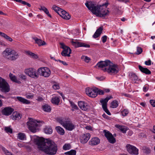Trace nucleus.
Wrapping results in <instances>:
<instances>
[{"instance_id": "obj_1", "label": "nucleus", "mask_w": 155, "mask_h": 155, "mask_svg": "<svg viewBox=\"0 0 155 155\" xmlns=\"http://www.w3.org/2000/svg\"><path fill=\"white\" fill-rule=\"evenodd\" d=\"M35 143L38 149L45 153L50 155L55 154L58 150L57 145L53 141L43 137H37L35 138Z\"/></svg>"}, {"instance_id": "obj_2", "label": "nucleus", "mask_w": 155, "mask_h": 155, "mask_svg": "<svg viewBox=\"0 0 155 155\" xmlns=\"http://www.w3.org/2000/svg\"><path fill=\"white\" fill-rule=\"evenodd\" d=\"M108 3H105L99 6H95L92 2H87L85 5L87 8L94 14L100 17H104L109 15V11L106 9Z\"/></svg>"}, {"instance_id": "obj_3", "label": "nucleus", "mask_w": 155, "mask_h": 155, "mask_svg": "<svg viewBox=\"0 0 155 155\" xmlns=\"http://www.w3.org/2000/svg\"><path fill=\"white\" fill-rule=\"evenodd\" d=\"M96 66L104 71L107 72L111 75L116 74L119 71L117 66L109 60L100 61L97 64Z\"/></svg>"}, {"instance_id": "obj_4", "label": "nucleus", "mask_w": 155, "mask_h": 155, "mask_svg": "<svg viewBox=\"0 0 155 155\" xmlns=\"http://www.w3.org/2000/svg\"><path fill=\"white\" fill-rule=\"evenodd\" d=\"M57 120L68 130L71 131L75 127V125L70 120H66L64 118L60 117L57 118Z\"/></svg>"}, {"instance_id": "obj_5", "label": "nucleus", "mask_w": 155, "mask_h": 155, "mask_svg": "<svg viewBox=\"0 0 155 155\" xmlns=\"http://www.w3.org/2000/svg\"><path fill=\"white\" fill-rule=\"evenodd\" d=\"M42 121L40 122L35 120L30 119L29 121L27 122V124L28 129L31 132L35 133L38 129V127L41 126V123H42Z\"/></svg>"}, {"instance_id": "obj_6", "label": "nucleus", "mask_w": 155, "mask_h": 155, "mask_svg": "<svg viewBox=\"0 0 155 155\" xmlns=\"http://www.w3.org/2000/svg\"><path fill=\"white\" fill-rule=\"evenodd\" d=\"M38 74L45 78L48 77L51 74V71L49 68L47 67H41L38 70Z\"/></svg>"}, {"instance_id": "obj_7", "label": "nucleus", "mask_w": 155, "mask_h": 155, "mask_svg": "<svg viewBox=\"0 0 155 155\" xmlns=\"http://www.w3.org/2000/svg\"><path fill=\"white\" fill-rule=\"evenodd\" d=\"M0 89L2 91L5 93L8 92L10 87L8 83L5 80L0 77Z\"/></svg>"}, {"instance_id": "obj_8", "label": "nucleus", "mask_w": 155, "mask_h": 155, "mask_svg": "<svg viewBox=\"0 0 155 155\" xmlns=\"http://www.w3.org/2000/svg\"><path fill=\"white\" fill-rule=\"evenodd\" d=\"M60 45L61 48L63 49V50L61 53V55L64 57H70L71 51L70 48L65 45L64 43H60Z\"/></svg>"}, {"instance_id": "obj_9", "label": "nucleus", "mask_w": 155, "mask_h": 155, "mask_svg": "<svg viewBox=\"0 0 155 155\" xmlns=\"http://www.w3.org/2000/svg\"><path fill=\"white\" fill-rule=\"evenodd\" d=\"M112 98L113 97L112 96H108L104 99L100 101V102L101 103L103 109L104 111L109 115H110L111 114L107 109V103L109 100Z\"/></svg>"}, {"instance_id": "obj_10", "label": "nucleus", "mask_w": 155, "mask_h": 155, "mask_svg": "<svg viewBox=\"0 0 155 155\" xmlns=\"http://www.w3.org/2000/svg\"><path fill=\"white\" fill-rule=\"evenodd\" d=\"M97 88L87 87L85 89L86 94L90 97H95L97 95Z\"/></svg>"}, {"instance_id": "obj_11", "label": "nucleus", "mask_w": 155, "mask_h": 155, "mask_svg": "<svg viewBox=\"0 0 155 155\" xmlns=\"http://www.w3.org/2000/svg\"><path fill=\"white\" fill-rule=\"evenodd\" d=\"M126 148L130 154L134 155L138 154V149L135 147L130 144H127L126 146Z\"/></svg>"}, {"instance_id": "obj_12", "label": "nucleus", "mask_w": 155, "mask_h": 155, "mask_svg": "<svg viewBox=\"0 0 155 155\" xmlns=\"http://www.w3.org/2000/svg\"><path fill=\"white\" fill-rule=\"evenodd\" d=\"M25 73L32 78H37L38 77V74L36 73L35 70L33 68H30L26 69Z\"/></svg>"}, {"instance_id": "obj_13", "label": "nucleus", "mask_w": 155, "mask_h": 155, "mask_svg": "<svg viewBox=\"0 0 155 155\" xmlns=\"http://www.w3.org/2000/svg\"><path fill=\"white\" fill-rule=\"evenodd\" d=\"M90 137V134L88 133L81 135L80 137L81 143L82 144L86 143L89 139Z\"/></svg>"}, {"instance_id": "obj_14", "label": "nucleus", "mask_w": 155, "mask_h": 155, "mask_svg": "<svg viewBox=\"0 0 155 155\" xmlns=\"http://www.w3.org/2000/svg\"><path fill=\"white\" fill-rule=\"evenodd\" d=\"M78 105L79 107L83 110L87 111L90 108L89 105L87 103L83 101H79Z\"/></svg>"}, {"instance_id": "obj_15", "label": "nucleus", "mask_w": 155, "mask_h": 155, "mask_svg": "<svg viewBox=\"0 0 155 155\" xmlns=\"http://www.w3.org/2000/svg\"><path fill=\"white\" fill-rule=\"evenodd\" d=\"M14 109L9 107H7L4 108L2 110V114L5 116H9L11 114L13 111Z\"/></svg>"}, {"instance_id": "obj_16", "label": "nucleus", "mask_w": 155, "mask_h": 155, "mask_svg": "<svg viewBox=\"0 0 155 155\" xmlns=\"http://www.w3.org/2000/svg\"><path fill=\"white\" fill-rule=\"evenodd\" d=\"M60 11L58 13V15L62 18L66 20H68L70 18V15L65 11L62 9L60 10Z\"/></svg>"}, {"instance_id": "obj_17", "label": "nucleus", "mask_w": 155, "mask_h": 155, "mask_svg": "<svg viewBox=\"0 0 155 155\" xmlns=\"http://www.w3.org/2000/svg\"><path fill=\"white\" fill-rule=\"evenodd\" d=\"M72 45L75 48H78L79 47H83L87 48H89L90 46L87 44L84 43L79 42L78 41H71Z\"/></svg>"}, {"instance_id": "obj_18", "label": "nucleus", "mask_w": 155, "mask_h": 155, "mask_svg": "<svg viewBox=\"0 0 155 155\" xmlns=\"http://www.w3.org/2000/svg\"><path fill=\"white\" fill-rule=\"evenodd\" d=\"M14 51L10 48H6L2 53V55L8 59L9 57L11 56Z\"/></svg>"}, {"instance_id": "obj_19", "label": "nucleus", "mask_w": 155, "mask_h": 155, "mask_svg": "<svg viewBox=\"0 0 155 155\" xmlns=\"http://www.w3.org/2000/svg\"><path fill=\"white\" fill-rule=\"evenodd\" d=\"M100 142V139L97 137L92 138L89 141V144L92 146L97 145Z\"/></svg>"}, {"instance_id": "obj_20", "label": "nucleus", "mask_w": 155, "mask_h": 155, "mask_svg": "<svg viewBox=\"0 0 155 155\" xmlns=\"http://www.w3.org/2000/svg\"><path fill=\"white\" fill-rule=\"evenodd\" d=\"M103 30V27H101L97 29L94 35L93 36V38H96L99 36L102 32Z\"/></svg>"}, {"instance_id": "obj_21", "label": "nucleus", "mask_w": 155, "mask_h": 155, "mask_svg": "<svg viewBox=\"0 0 155 155\" xmlns=\"http://www.w3.org/2000/svg\"><path fill=\"white\" fill-rule=\"evenodd\" d=\"M115 127L119 129L124 134L126 133L127 131L128 130L127 127L124 126L120 125L119 124H116L115 125Z\"/></svg>"}, {"instance_id": "obj_22", "label": "nucleus", "mask_w": 155, "mask_h": 155, "mask_svg": "<svg viewBox=\"0 0 155 155\" xmlns=\"http://www.w3.org/2000/svg\"><path fill=\"white\" fill-rule=\"evenodd\" d=\"M18 56L19 55L18 53L14 50L11 55L9 57L8 59L12 61L15 60L18 58Z\"/></svg>"}, {"instance_id": "obj_23", "label": "nucleus", "mask_w": 155, "mask_h": 155, "mask_svg": "<svg viewBox=\"0 0 155 155\" xmlns=\"http://www.w3.org/2000/svg\"><path fill=\"white\" fill-rule=\"evenodd\" d=\"M140 71L143 73L147 74H151V71L147 68L143 67L140 65H138Z\"/></svg>"}, {"instance_id": "obj_24", "label": "nucleus", "mask_w": 155, "mask_h": 155, "mask_svg": "<svg viewBox=\"0 0 155 155\" xmlns=\"http://www.w3.org/2000/svg\"><path fill=\"white\" fill-rule=\"evenodd\" d=\"M21 116L19 113L15 111L13 113L12 117L13 120H19L21 118Z\"/></svg>"}, {"instance_id": "obj_25", "label": "nucleus", "mask_w": 155, "mask_h": 155, "mask_svg": "<svg viewBox=\"0 0 155 155\" xmlns=\"http://www.w3.org/2000/svg\"><path fill=\"white\" fill-rule=\"evenodd\" d=\"M16 99L19 101L24 104H30V102L29 101L21 97H16Z\"/></svg>"}, {"instance_id": "obj_26", "label": "nucleus", "mask_w": 155, "mask_h": 155, "mask_svg": "<svg viewBox=\"0 0 155 155\" xmlns=\"http://www.w3.org/2000/svg\"><path fill=\"white\" fill-rule=\"evenodd\" d=\"M104 133V135L107 138V140L108 141L111 142H113V141H111L110 140V137H112V134L109 131L107 130H104L103 131Z\"/></svg>"}, {"instance_id": "obj_27", "label": "nucleus", "mask_w": 155, "mask_h": 155, "mask_svg": "<svg viewBox=\"0 0 155 155\" xmlns=\"http://www.w3.org/2000/svg\"><path fill=\"white\" fill-rule=\"evenodd\" d=\"M33 39L35 40L36 43L39 46L43 45L45 44V42L42 41L41 39H38L36 37H34Z\"/></svg>"}, {"instance_id": "obj_28", "label": "nucleus", "mask_w": 155, "mask_h": 155, "mask_svg": "<svg viewBox=\"0 0 155 155\" xmlns=\"http://www.w3.org/2000/svg\"><path fill=\"white\" fill-rule=\"evenodd\" d=\"M9 76L10 79L13 81L18 83V84H20L21 83V82L17 79L16 77L14 75H13L12 74L10 73L9 75Z\"/></svg>"}, {"instance_id": "obj_29", "label": "nucleus", "mask_w": 155, "mask_h": 155, "mask_svg": "<svg viewBox=\"0 0 155 155\" xmlns=\"http://www.w3.org/2000/svg\"><path fill=\"white\" fill-rule=\"evenodd\" d=\"M129 77L130 79L134 81H136L138 79V77L135 74L130 73L129 74Z\"/></svg>"}, {"instance_id": "obj_30", "label": "nucleus", "mask_w": 155, "mask_h": 155, "mask_svg": "<svg viewBox=\"0 0 155 155\" xmlns=\"http://www.w3.org/2000/svg\"><path fill=\"white\" fill-rule=\"evenodd\" d=\"M51 102L52 104L58 105L60 102V97H55L51 99Z\"/></svg>"}, {"instance_id": "obj_31", "label": "nucleus", "mask_w": 155, "mask_h": 155, "mask_svg": "<svg viewBox=\"0 0 155 155\" xmlns=\"http://www.w3.org/2000/svg\"><path fill=\"white\" fill-rule=\"evenodd\" d=\"M55 129L57 132L60 135H63L64 134V129L60 127H57Z\"/></svg>"}, {"instance_id": "obj_32", "label": "nucleus", "mask_w": 155, "mask_h": 155, "mask_svg": "<svg viewBox=\"0 0 155 155\" xmlns=\"http://www.w3.org/2000/svg\"><path fill=\"white\" fill-rule=\"evenodd\" d=\"M45 133L47 134H51L52 133V130L51 127H46L44 128Z\"/></svg>"}, {"instance_id": "obj_33", "label": "nucleus", "mask_w": 155, "mask_h": 155, "mask_svg": "<svg viewBox=\"0 0 155 155\" xmlns=\"http://www.w3.org/2000/svg\"><path fill=\"white\" fill-rule=\"evenodd\" d=\"M43 110L45 112H50L51 110V108L50 106L45 104L42 106Z\"/></svg>"}, {"instance_id": "obj_34", "label": "nucleus", "mask_w": 155, "mask_h": 155, "mask_svg": "<svg viewBox=\"0 0 155 155\" xmlns=\"http://www.w3.org/2000/svg\"><path fill=\"white\" fill-rule=\"evenodd\" d=\"M40 10H42L49 17L51 18V16L49 14V12L48 9L44 6H41L40 8Z\"/></svg>"}, {"instance_id": "obj_35", "label": "nucleus", "mask_w": 155, "mask_h": 155, "mask_svg": "<svg viewBox=\"0 0 155 155\" xmlns=\"http://www.w3.org/2000/svg\"><path fill=\"white\" fill-rule=\"evenodd\" d=\"M0 147L6 155H13L11 152L6 150L5 148L2 146H0Z\"/></svg>"}, {"instance_id": "obj_36", "label": "nucleus", "mask_w": 155, "mask_h": 155, "mask_svg": "<svg viewBox=\"0 0 155 155\" xmlns=\"http://www.w3.org/2000/svg\"><path fill=\"white\" fill-rule=\"evenodd\" d=\"M18 137L19 139L21 140H24L26 139V136L25 134L23 133H18Z\"/></svg>"}, {"instance_id": "obj_37", "label": "nucleus", "mask_w": 155, "mask_h": 155, "mask_svg": "<svg viewBox=\"0 0 155 155\" xmlns=\"http://www.w3.org/2000/svg\"><path fill=\"white\" fill-rule=\"evenodd\" d=\"M26 53L28 55L33 58L37 59L38 58V56L36 54L30 51H28L26 52Z\"/></svg>"}, {"instance_id": "obj_38", "label": "nucleus", "mask_w": 155, "mask_h": 155, "mask_svg": "<svg viewBox=\"0 0 155 155\" xmlns=\"http://www.w3.org/2000/svg\"><path fill=\"white\" fill-rule=\"evenodd\" d=\"M81 59L86 63H88L91 60L90 58L85 55H82L81 57Z\"/></svg>"}, {"instance_id": "obj_39", "label": "nucleus", "mask_w": 155, "mask_h": 155, "mask_svg": "<svg viewBox=\"0 0 155 155\" xmlns=\"http://www.w3.org/2000/svg\"><path fill=\"white\" fill-rule=\"evenodd\" d=\"M76 151L74 150H72L70 151L65 153L66 155H75L76 154Z\"/></svg>"}, {"instance_id": "obj_40", "label": "nucleus", "mask_w": 155, "mask_h": 155, "mask_svg": "<svg viewBox=\"0 0 155 155\" xmlns=\"http://www.w3.org/2000/svg\"><path fill=\"white\" fill-rule=\"evenodd\" d=\"M111 107L112 108H116L118 105V102L116 101H113L111 103Z\"/></svg>"}, {"instance_id": "obj_41", "label": "nucleus", "mask_w": 155, "mask_h": 155, "mask_svg": "<svg viewBox=\"0 0 155 155\" xmlns=\"http://www.w3.org/2000/svg\"><path fill=\"white\" fill-rule=\"evenodd\" d=\"M52 9H53L55 12H56L58 14V13L60 11V10H62L59 7L54 5L52 7Z\"/></svg>"}, {"instance_id": "obj_42", "label": "nucleus", "mask_w": 155, "mask_h": 155, "mask_svg": "<svg viewBox=\"0 0 155 155\" xmlns=\"http://www.w3.org/2000/svg\"><path fill=\"white\" fill-rule=\"evenodd\" d=\"M4 129L5 132L7 133H12V130L9 127H5Z\"/></svg>"}, {"instance_id": "obj_43", "label": "nucleus", "mask_w": 155, "mask_h": 155, "mask_svg": "<svg viewBox=\"0 0 155 155\" xmlns=\"http://www.w3.org/2000/svg\"><path fill=\"white\" fill-rule=\"evenodd\" d=\"M71 146L69 144H65L63 147V149L65 150H69Z\"/></svg>"}, {"instance_id": "obj_44", "label": "nucleus", "mask_w": 155, "mask_h": 155, "mask_svg": "<svg viewBox=\"0 0 155 155\" xmlns=\"http://www.w3.org/2000/svg\"><path fill=\"white\" fill-rule=\"evenodd\" d=\"M0 25L1 28H3L6 26L7 25V23L5 21H3L0 22Z\"/></svg>"}, {"instance_id": "obj_45", "label": "nucleus", "mask_w": 155, "mask_h": 155, "mask_svg": "<svg viewBox=\"0 0 155 155\" xmlns=\"http://www.w3.org/2000/svg\"><path fill=\"white\" fill-rule=\"evenodd\" d=\"M53 88L54 90L59 89L60 88L59 84L58 83H55L53 85Z\"/></svg>"}, {"instance_id": "obj_46", "label": "nucleus", "mask_w": 155, "mask_h": 155, "mask_svg": "<svg viewBox=\"0 0 155 155\" xmlns=\"http://www.w3.org/2000/svg\"><path fill=\"white\" fill-rule=\"evenodd\" d=\"M129 113L128 110L127 109H124L122 112V115L124 116H125L127 115Z\"/></svg>"}, {"instance_id": "obj_47", "label": "nucleus", "mask_w": 155, "mask_h": 155, "mask_svg": "<svg viewBox=\"0 0 155 155\" xmlns=\"http://www.w3.org/2000/svg\"><path fill=\"white\" fill-rule=\"evenodd\" d=\"M142 52V49L140 47H137V52L136 53V54H139L141 53Z\"/></svg>"}, {"instance_id": "obj_48", "label": "nucleus", "mask_w": 155, "mask_h": 155, "mask_svg": "<svg viewBox=\"0 0 155 155\" xmlns=\"http://www.w3.org/2000/svg\"><path fill=\"white\" fill-rule=\"evenodd\" d=\"M34 95L31 94H27L26 95V97L27 99H32Z\"/></svg>"}, {"instance_id": "obj_49", "label": "nucleus", "mask_w": 155, "mask_h": 155, "mask_svg": "<svg viewBox=\"0 0 155 155\" xmlns=\"http://www.w3.org/2000/svg\"><path fill=\"white\" fill-rule=\"evenodd\" d=\"M110 140H111V141H113V142H111L110 141H108L110 143H115L116 142V139L114 138L113 136L112 135V137H110Z\"/></svg>"}, {"instance_id": "obj_50", "label": "nucleus", "mask_w": 155, "mask_h": 155, "mask_svg": "<svg viewBox=\"0 0 155 155\" xmlns=\"http://www.w3.org/2000/svg\"><path fill=\"white\" fill-rule=\"evenodd\" d=\"M97 94H98L99 95H103L104 94V90H102L97 88Z\"/></svg>"}, {"instance_id": "obj_51", "label": "nucleus", "mask_w": 155, "mask_h": 155, "mask_svg": "<svg viewBox=\"0 0 155 155\" xmlns=\"http://www.w3.org/2000/svg\"><path fill=\"white\" fill-rule=\"evenodd\" d=\"M71 104L72 107L75 109H78L77 106L76 105H75L74 103L71 102Z\"/></svg>"}, {"instance_id": "obj_52", "label": "nucleus", "mask_w": 155, "mask_h": 155, "mask_svg": "<svg viewBox=\"0 0 155 155\" xmlns=\"http://www.w3.org/2000/svg\"><path fill=\"white\" fill-rule=\"evenodd\" d=\"M150 104L153 107H155V100H150Z\"/></svg>"}, {"instance_id": "obj_53", "label": "nucleus", "mask_w": 155, "mask_h": 155, "mask_svg": "<svg viewBox=\"0 0 155 155\" xmlns=\"http://www.w3.org/2000/svg\"><path fill=\"white\" fill-rule=\"evenodd\" d=\"M107 38V37L106 35H104L102 37L101 39L103 43H104L106 42Z\"/></svg>"}, {"instance_id": "obj_54", "label": "nucleus", "mask_w": 155, "mask_h": 155, "mask_svg": "<svg viewBox=\"0 0 155 155\" xmlns=\"http://www.w3.org/2000/svg\"><path fill=\"white\" fill-rule=\"evenodd\" d=\"M151 61L149 59L148 61H146L145 62V64L147 65H150L151 64Z\"/></svg>"}, {"instance_id": "obj_55", "label": "nucleus", "mask_w": 155, "mask_h": 155, "mask_svg": "<svg viewBox=\"0 0 155 155\" xmlns=\"http://www.w3.org/2000/svg\"><path fill=\"white\" fill-rule=\"evenodd\" d=\"M19 77L20 78H21V79L23 80H25L26 79V76L23 74H20L19 75Z\"/></svg>"}, {"instance_id": "obj_56", "label": "nucleus", "mask_w": 155, "mask_h": 155, "mask_svg": "<svg viewBox=\"0 0 155 155\" xmlns=\"http://www.w3.org/2000/svg\"><path fill=\"white\" fill-rule=\"evenodd\" d=\"M57 61H59V62L62 63L63 65H68V64L65 61H61L60 60H58Z\"/></svg>"}, {"instance_id": "obj_57", "label": "nucleus", "mask_w": 155, "mask_h": 155, "mask_svg": "<svg viewBox=\"0 0 155 155\" xmlns=\"http://www.w3.org/2000/svg\"><path fill=\"white\" fill-rule=\"evenodd\" d=\"M102 116L103 117H104L105 118L107 119H109V117L105 114H104L102 115Z\"/></svg>"}, {"instance_id": "obj_58", "label": "nucleus", "mask_w": 155, "mask_h": 155, "mask_svg": "<svg viewBox=\"0 0 155 155\" xmlns=\"http://www.w3.org/2000/svg\"><path fill=\"white\" fill-rule=\"evenodd\" d=\"M148 87L146 86H144L143 88V90L145 92H146L148 90Z\"/></svg>"}, {"instance_id": "obj_59", "label": "nucleus", "mask_w": 155, "mask_h": 155, "mask_svg": "<svg viewBox=\"0 0 155 155\" xmlns=\"http://www.w3.org/2000/svg\"><path fill=\"white\" fill-rule=\"evenodd\" d=\"M123 95L125 96V97H130V95L128 94H123Z\"/></svg>"}, {"instance_id": "obj_60", "label": "nucleus", "mask_w": 155, "mask_h": 155, "mask_svg": "<svg viewBox=\"0 0 155 155\" xmlns=\"http://www.w3.org/2000/svg\"><path fill=\"white\" fill-rule=\"evenodd\" d=\"M6 35V34H5L4 33H2L0 31V35L2 36V37L4 38L5 37Z\"/></svg>"}, {"instance_id": "obj_61", "label": "nucleus", "mask_w": 155, "mask_h": 155, "mask_svg": "<svg viewBox=\"0 0 155 155\" xmlns=\"http://www.w3.org/2000/svg\"><path fill=\"white\" fill-rule=\"evenodd\" d=\"M96 78L99 80H100L101 81H103L104 79V78L103 77H97Z\"/></svg>"}, {"instance_id": "obj_62", "label": "nucleus", "mask_w": 155, "mask_h": 155, "mask_svg": "<svg viewBox=\"0 0 155 155\" xmlns=\"http://www.w3.org/2000/svg\"><path fill=\"white\" fill-rule=\"evenodd\" d=\"M104 93H105L109 92L110 90L109 89H104Z\"/></svg>"}, {"instance_id": "obj_63", "label": "nucleus", "mask_w": 155, "mask_h": 155, "mask_svg": "<svg viewBox=\"0 0 155 155\" xmlns=\"http://www.w3.org/2000/svg\"><path fill=\"white\" fill-rule=\"evenodd\" d=\"M146 150L145 152L146 153H149L150 151V150L149 148H146Z\"/></svg>"}, {"instance_id": "obj_64", "label": "nucleus", "mask_w": 155, "mask_h": 155, "mask_svg": "<svg viewBox=\"0 0 155 155\" xmlns=\"http://www.w3.org/2000/svg\"><path fill=\"white\" fill-rule=\"evenodd\" d=\"M140 105L143 107H145L146 104L145 103L141 102L140 103Z\"/></svg>"}]
</instances>
